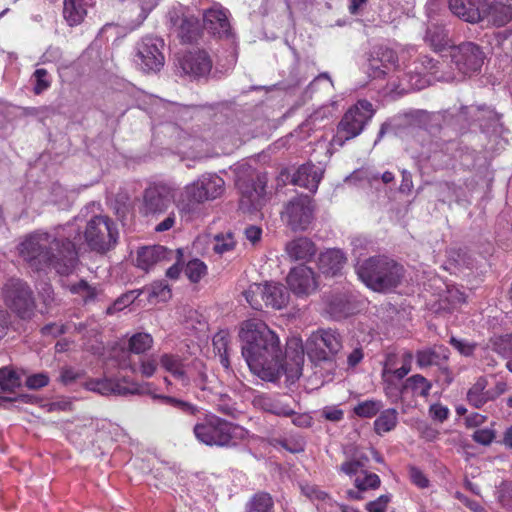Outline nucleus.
Here are the masks:
<instances>
[{"label": "nucleus", "mask_w": 512, "mask_h": 512, "mask_svg": "<svg viewBox=\"0 0 512 512\" xmlns=\"http://www.w3.org/2000/svg\"><path fill=\"white\" fill-rule=\"evenodd\" d=\"M323 171L314 164L301 165L293 174L291 182L294 185L316 192L322 179Z\"/></svg>", "instance_id": "b1692460"}, {"label": "nucleus", "mask_w": 512, "mask_h": 512, "mask_svg": "<svg viewBox=\"0 0 512 512\" xmlns=\"http://www.w3.org/2000/svg\"><path fill=\"white\" fill-rule=\"evenodd\" d=\"M444 56L450 58L452 65L462 76L479 72L485 59L482 48L473 42L452 45Z\"/></svg>", "instance_id": "1a4fd4ad"}, {"label": "nucleus", "mask_w": 512, "mask_h": 512, "mask_svg": "<svg viewBox=\"0 0 512 512\" xmlns=\"http://www.w3.org/2000/svg\"><path fill=\"white\" fill-rule=\"evenodd\" d=\"M483 20L487 19L495 26H503L512 19V7L510 5L495 2L485 4Z\"/></svg>", "instance_id": "cd10ccee"}, {"label": "nucleus", "mask_w": 512, "mask_h": 512, "mask_svg": "<svg viewBox=\"0 0 512 512\" xmlns=\"http://www.w3.org/2000/svg\"><path fill=\"white\" fill-rule=\"evenodd\" d=\"M160 367L169 373L176 381H178L183 387H189L190 374L189 364L185 362V359L173 353H163L159 356Z\"/></svg>", "instance_id": "412c9836"}, {"label": "nucleus", "mask_w": 512, "mask_h": 512, "mask_svg": "<svg viewBox=\"0 0 512 512\" xmlns=\"http://www.w3.org/2000/svg\"><path fill=\"white\" fill-rule=\"evenodd\" d=\"M311 356L319 361L331 360L342 349V338L333 329L319 330L312 336Z\"/></svg>", "instance_id": "f3484780"}, {"label": "nucleus", "mask_w": 512, "mask_h": 512, "mask_svg": "<svg viewBox=\"0 0 512 512\" xmlns=\"http://www.w3.org/2000/svg\"><path fill=\"white\" fill-rule=\"evenodd\" d=\"M495 498L504 512H512V480H504L496 486Z\"/></svg>", "instance_id": "58836bf2"}, {"label": "nucleus", "mask_w": 512, "mask_h": 512, "mask_svg": "<svg viewBox=\"0 0 512 512\" xmlns=\"http://www.w3.org/2000/svg\"><path fill=\"white\" fill-rule=\"evenodd\" d=\"M87 15L84 0H64L63 16L69 26H76L83 22Z\"/></svg>", "instance_id": "c85d7f7f"}, {"label": "nucleus", "mask_w": 512, "mask_h": 512, "mask_svg": "<svg viewBox=\"0 0 512 512\" xmlns=\"http://www.w3.org/2000/svg\"><path fill=\"white\" fill-rule=\"evenodd\" d=\"M72 292L82 296L85 302L92 301L97 296V289L90 286L86 281L81 280L77 284L72 286Z\"/></svg>", "instance_id": "3c124183"}, {"label": "nucleus", "mask_w": 512, "mask_h": 512, "mask_svg": "<svg viewBox=\"0 0 512 512\" xmlns=\"http://www.w3.org/2000/svg\"><path fill=\"white\" fill-rule=\"evenodd\" d=\"M182 256V249L171 250L161 245L145 246L137 251L136 266L147 272L157 264H166L174 258L179 260Z\"/></svg>", "instance_id": "2eb2a0df"}, {"label": "nucleus", "mask_w": 512, "mask_h": 512, "mask_svg": "<svg viewBox=\"0 0 512 512\" xmlns=\"http://www.w3.org/2000/svg\"><path fill=\"white\" fill-rule=\"evenodd\" d=\"M4 304L19 318H32L36 308L34 293L27 282L20 278H9L1 288Z\"/></svg>", "instance_id": "423d86ee"}, {"label": "nucleus", "mask_w": 512, "mask_h": 512, "mask_svg": "<svg viewBox=\"0 0 512 512\" xmlns=\"http://www.w3.org/2000/svg\"><path fill=\"white\" fill-rule=\"evenodd\" d=\"M193 434L206 446L230 448L245 439L248 431L238 424L208 413L202 421L194 425Z\"/></svg>", "instance_id": "20e7f679"}, {"label": "nucleus", "mask_w": 512, "mask_h": 512, "mask_svg": "<svg viewBox=\"0 0 512 512\" xmlns=\"http://www.w3.org/2000/svg\"><path fill=\"white\" fill-rule=\"evenodd\" d=\"M235 183L242 195L240 200L242 207L257 209L262 204L266 186L265 176L254 177L249 174L244 177L238 174Z\"/></svg>", "instance_id": "f8f14e48"}, {"label": "nucleus", "mask_w": 512, "mask_h": 512, "mask_svg": "<svg viewBox=\"0 0 512 512\" xmlns=\"http://www.w3.org/2000/svg\"><path fill=\"white\" fill-rule=\"evenodd\" d=\"M174 198L173 188L164 183L150 185L143 195V206L146 215L164 213Z\"/></svg>", "instance_id": "4468645a"}, {"label": "nucleus", "mask_w": 512, "mask_h": 512, "mask_svg": "<svg viewBox=\"0 0 512 512\" xmlns=\"http://www.w3.org/2000/svg\"><path fill=\"white\" fill-rule=\"evenodd\" d=\"M450 344L463 356H471L476 348V344L455 337L450 338Z\"/></svg>", "instance_id": "4d7b16f0"}, {"label": "nucleus", "mask_w": 512, "mask_h": 512, "mask_svg": "<svg viewBox=\"0 0 512 512\" xmlns=\"http://www.w3.org/2000/svg\"><path fill=\"white\" fill-rule=\"evenodd\" d=\"M48 73L45 69L40 68L34 72L36 85L34 87L35 94H41L44 90L48 89L50 82L47 80Z\"/></svg>", "instance_id": "052dcab7"}, {"label": "nucleus", "mask_w": 512, "mask_h": 512, "mask_svg": "<svg viewBox=\"0 0 512 512\" xmlns=\"http://www.w3.org/2000/svg\"><path fill=\"white\" fill-rule=\"evenodd\" d=\"M178 62L182 72L194 78L208 75L212 68V61L204 50L190 51Z\"/></svg>", "instance_id": "6ab92c4d"}, {"label": "nucleus", "mask_w": 512, "mask_h": 512, "mask_svg": "<svg viewBox=\"0 0 512 512\" xmlns=\"http://www.w3.org/2000/svg\"><path fill=\"white\" fill-rule=\"evenodd\" d=\"M213 348L214 351L218 354L220 363L225 369L230 368L229 354H228V344H229V334L226 331H220L213 337Z\"/></svg>", "instance_id": "4c0bfd02"}, {"label": "nucleus", "mask_w": 512, "mask_h": 512, "mask_svg": "<svg viewBox=\"0 0 512 512\" xmlns=\"http://www.w3.org/2000/svg\"><path fill=\"white\" fill-rule=\"evenodd\" d=\"M169 29L182 43H192L198 39L201 30L197 18L185 15L179 10H171L168 13Z\"/></svg>", "instance_id": "dca6fc26"}, {"label": "nucleus", "mask_w": 512, "mask_h": 512, "mask_svg": "<svg viewBox=\"0 0 512 512\" xmlns=\"http://www.w3.org/2000/svg\"><path fill=\"white\" fill-rule=\"evenodd\" d=\"M246 512H274V500L267 492L255 493L245 506Z\"/></svg>", "instance_id": "c9c22d12"}, {"label": "nucleus", "mask_w": 512, "mask_h": 512, "mask_svg": "<svg viewBox=\"0 0 512 512\" xmlns=\"http://www.w3.org/2000/svg\"><path fill=\"white\" fill-rule=\"evenodd\" d=\"M409 477L411 482L421 489L427 488L429 486L428 478L419 468L415 466L409 467Z\"/></svg>", "instance_id": "13d9d810"}, {"label": "nucleus", "mask_w": 512, "mask_h": 512, "mask_svg": "<svg viewBox=\"0 0 512 512\" xmlns=\"http://www.w3.org/2000/svg\"><path fill=\"white\" fill-rule=\"evenodd\" d=\"M398 57L394 50L387 47H380L376 52V57L371 60L373 77L384 76L390 67H395Z\"/></svg>", "instance_id": "a878e982"}, {"label": "nucleus", "mask_w": 512, "mask_h": 512, "mask_svg": "<svg viewBox=\"0 0 512 512\" xmlns=\"http://www.w3.org/2000/svg\"><path fill=\"white\" fill-rule=\"evenodd\" d=\"M314 217V205L312 198L306 194H300L290 199L281 212L282 221L293 231L307 229Z\"/></svg>", "instance_id": "9d476101"}, {"label": "nucleus", "mask_w": 512, "mask_h": 512, "mask_svg": "<svg viewBox=\"0 0 512 512\" xmlns=\"http://www.w3.org/2000/svg\"><path fill=\"white\" fill-rule=\"evenodd\" d=\"M356 273L359 279L376 292L396 288L404 276V268L395 260L384 256H373L358 263Z\"/></svg>", "instance_id": "7ed1b4c3"}, {"label": "nucleus", "mask_w": 512, "mask_h": 512, "mask_svg": "<svg viewBox=\"0 0 512 512\" xmlns=\"http://www.w3.org/2000/svg\"><path fill=\"white\" fill-rule=\"evenodd\" d=\"M495 349L503 356L510 355L512 353V335L499 337L495 342Z\"/></svg>", "instance_id": "69168bd1"}, {"label": "nucleus", "mask_w": 512, "mask_h": 512, "mask_svg": "<svg viewBox=\"0 0 512 512\" xmlns=\"http://www.w3.org/2000/svg\"><path fill=\"white\" fill-rule=\"evenodd\" d=\"M49 383V377L45 373L31 375L26 380V386L30 389H40Z\"/></svg>", "instance_id": "338daca9"}, {"label": "nucleus", "mask_w": 512, "mask_h": 512, "mask_svg": "<svg viewBox=\"0 0 512 512\" xmlns=\"http://www.w3.org/2000/svg\"><path fill=\"white\" fill-rule=\"evenodd\" d=\"M242 356L250 370L267 381H276L286 368L278 336L263 321L249 319L241 324Z\"/></svg>", "instance_id": "f03ea898"}, {"label": "nucleus", "mask_w": 512, "mask_h": 512, "mask_svg": "<svg viewBox=\"0 0 512 512\" xmlns=\"http://www.w3.org/2000/svg\"><path fill=\"white\" fill-rule=\"evenodd\" d=\"M214 242L213 250L220 255L233 250L235 247L234 237L231 232L217 234L214 237Z\"/></svg>", "instance_id": "09e8293b"}, {"label": "nucleus", "mask_w": 512, "mask_h": 512, "mask_svg": "<svg viewBox=\"0 0 512 512\" xmlns=\"http://www.w3.org/2000/svg\"><path fill=\"white\" fill-rule=\"evenodd\" d=\"M286 359H289L294 368H292L293 376L298 378L301 375L302 364L304 362V349L302 341L299 338H291L287 341L285 354Z\"/></svg>", "instance_id": "7c9ffc66"}, {"label": "nucleus", "mask_w": 512, "mask_h": 512, "mask_svg": "<svg viewBox=\"0 0 512 512\" xmlns=\"http://www.w3.org/2000/svg\"><path fill=\"white\" fill-rule=\"evenodd\" d=\"M390 501H391V494H383V495H380L377 499L366 503L365 509L368 512H386Z\"/></svg>", "instance_id": "864d4df0"}, {"label": "nucleus", "mask_w": 512, "mask_h": 512, "mask_svg": "<svg viewBox=\"0 0 512 512\" xmlns=\"http://www.w3.org/2000/svg\"><path fill=\"white\" fill-rule=\"evenodd\" d=\"M438 196L442 202H447L457 197L456 186L451 183H442L437 186Z\"/></svg>", "instance_id": "e2e57ef3"}, {"label": "nucleus", "mask_w": 512, "mask_h": 512, "mask_svg": "<svg viewBox=\"0 0 512 512\" xmlns=\"http://www.w3.org/2000/svg\"><path fill=\"white\" fill-rule=\"evenodd\" d=\"M153 398L159 399L164 404L171 405L188 415H195L199 412V408L196 405L175 397L165 395H153Z\"/></svg>", "instance_id": "a18cd8bd"}, {"label": "nucleus", "mask_w": 512, "mask_h": 512, "mask_svg": "<svg viewBox=\"0 0 512 512\" xmlns=\"http://www.w3.org/2000/svg\"><path fill=\"white\" fill-rule=\"evenodd\" d=\"M398 423V412L394 408L383 410L374 421V431L378 435L392 431Z\"/></svg>", "instance_id": "f704fd0d"}, {"label": "nucleus", "mask_w": 512, "mask_h": 512, "mask_svg": "<svg viewBox=\"0 0 512 512\" xmlns=\"http://www.w3.org/2000/svg\"><path fill=\"white\" fill-rule=\"evenodd\" d=\"M386 382L387 385L385 386L384 391L391 403H397L399 400L404 398L406 395V391H404V384L401 387H398L388 380H386Z\"/></svg>", "instance_id": "6e6d98bb"}, {"label": "nucleus", "mask_w": 512, "mask_h": 512, "mask_svg": "<svg viewBox=\"0 0 512 512\" xmlns=\"http://www.w3.org/2000/svg\"><path fill=\"white\" fill-rule=\"evenodd\" d=\"M136 296L134 295V292H129L126 294H123L120 296L114 304L107 309L108 314H112L113 311H120L123 308L129 306L134 300Z\"/></svg>", "instance_id": "0e129e2a"}, {"label": "nucleus", "mask_w": 512, "mask_h": 512, "mask_svg": "<svg viewBox=\"0 0 512 512\" xmlns=\"http://www.w3.org/2000/svg\"><path fill=\"white\" fill-rule=\"evenodd\" d=\"M190 382L189 386L195 385L196 387L205 390L207 383V374L205 364L198 359H194L189 363Z\"/></svg>", "instance_id": "ea45409f"}, {"label": "nucleus", "mask_w": 512, "mask_h": 512, "mask_svg": "<svg viewBox=\"0 0 512 512\" xmlns=\"http://www.w3.org/2000/svg\"><path fill=\"white\" fill-rule=\"evenodd\" d=\"M285 250L292 260H309L316 253L314 243L306 237L290 241Z\"/></svg>", "instance_id": "bb28decb"}, {"label": "nucleus", "mask_w": 512, "mask_h": 512, "mask_svg": "<svg viewBox=\"0 0 512 512\" xmlns=\"http://www.w3.org/2000/svg\"><path fill=\"white\" fill-rule=\"evenodd\" d=\"M373 114L374 110L369 101H358L344 114L339 122L337 133L333 137V143L338 146H343L346 141L360 135Z\"/></svg>", "instance_id": "0eeeda50"}, {"label": "nucleus", "mask_w": 512, "mask_h": 512, "mask_svg": "<svg viewBox=\"0 0 512 512\" xmlns=\"http://www.w3.org/2000/svg\"><path fill=\"white\" fill-rule=\"evenodd\" d=\"M153 346V338L150 334L140 332L132 335L128 341V349L135 354H143Z\"/></svg>", "instance_id": "a19ab883"}, {"label": "nucleus", "mask_w": 512, "mask_h": 512, "mask_svg": "<svg viewBox=\"0 0 512 512\" xmlns=\"http://www.w3.org/2000/svg\"><path fill=\"white\" fill-rule=\"evenodd\" d=\"M437 353L434 350L426 349L417 352L416 361L419 367H428L435 363Z\"/></svg>", "instance_id": "bf43d9fd"}, {"label": "nucleus", "mask_w": 512, "mask_h": 512, "mask_svg": "<svg viewBox=\"0 0 512 512\" xmlns=\"http://www.w3.org/2000/svg\"><path fill=\"white\" fill-rule=\"evenodd\" d=\"M425 41L433 50L439 52L447 53L448 47H450L448 31L441 25H430L426 31Z\"/></svg>", "instance_id": "c756f323"}, {"label": "nucleus", "mask_w": 512, "mask_h": 512, "mask_svg": "<svg viewBox=\"0 0 512 512\" xmlns=\"http://www.w3.org/2000/svg\"><path fill=\"white\" fill-rule=\"evenodd\" d=\"M326 310L332 318L340 320L354 314L357 305L351 295L336 293L327 299Z\"/></svg>", "instance_id": "5701e85b"}, {"label": "nucleus", "mask_w": 512, "mask_h": 512, "mask_svg": "<svg viewBox=\"0 0 512 512\" xmlns=\"http://www.w3.org/2000/svg\"><path fill=\"white\" fill-rule=\"evenodd\" d=\"M473 440L482 445H489L495 439L494 430L490 428L478 429L473 433Z\"/></svg>", "instance_id": "680f3d73"}, {"label": "nucleus", "mask_w": 512, "mask_h": 512, "mask_svg": "<svg viewBox=\"0 0 512 512\" xmlns=\"http://www.w3.org/2000/svg\"><path fill=\"white\" fill-rule=\"evenodd\" d=\"M289 301L286 288L277 283H266V308L282 309Z\"/></svg>", "instance_id": "2f4dec72"}, {"label": "nucleus", "mask_w": 512, "mask_h": 512, "mask_svg": "<svg viewBox=\"0 0 512 512\" xmlns=\"http://www.w3.org/2000/svg\"><path fill=\"white\" fill-rule=\"evenodd\" d=\"M383 408V403L380 400H365L359 402L354 408L355 415L361 418H372L376 416Z\"/></svg>", "instance_id": "79ce46f5"}, {"label": "nucleus", "mask_w": 512, "mask_h": 512, "mask_svg": "<svg viewBox=\"0 0 512 512\" xmlns=\"http://www.w3.org/2000/svg\"><path fill=\"white\" fill-rule=\"evenodd\" d=\"M215 408L219 413L224 415L235 417L236 416V407L235 403L232 399L227 395H221L217 402H215Z\"/></svg>", "instance_id": "603ef678"}, {"label": "nucleus", "mask_w": 512, "mask_h": 512, "mask_svg": "<svg viewBox=\"0 0 512 512\" xmlns=\"http://www.w3.org/2000/svg\"><path fill=\"white\" fill-rule=\"evenodd\" d=\"M88 391L100 395H128V394H146L149 384L140 385L137 383L128 384L126 381H116L112 379H90L84 383Z\"/></svg>", "instance_id": "ddd939ff"}, {"label": "nucleus", "mask_w": 512, "mask_h": 512, "mask_svg": "<svg viewBox=\"0 0 512 512\" xmlns=\"http://www.w3.org/2000/svg\"><path fill=\"white\" fill-rule=\"evenodd\" d=\"M84 238L90 249L104 253L116 244L118 229L108 216H94L87 222Z\"/></svg>", "instance_id": "6e6552de"}, {"label": "nucleus", "mask_w": 512, "mask_h": 512, "mask_svg": "<svg viewBox=\"0 0 512 512\" xmlns=\"http://www.w3.org/2000/svg\"><path fill=\"white\" fill-rule=\"evenodd\" d=\"M449 9L457 17L466 22L477 23L483 20V0H449Z\"/></svg>", "instance_id": "4be33fe9"}, {"label": "nucleus", "mask_w": 512, "mask_h": 512, "mask_svg": "<svg viewBox=\"0 0 512 512\" xmlns=\"http://www.w3.org/2000/svg\"><path fill=\"white\" fill-rule=\"evenodd\" d=\"M431 388L432 383L420 374L413 375L404 382L406 394L411 392L414 396L426 398L429 396Z\"/></svg>", "instance_id": "72a5a7b5"}, {"label": "nucleus", "mask_w": 512, "mask_h": 512, "mask_svg": "<svg viewBox=\"0 0 512 512\" xmlns=\"http://www.w3.org/2000/svg\"><path fill=\"white\" fill-rule=\"evenodd\" d=\"M487 385L488 381L485 377L477 378L467 392L466 398L468 403L475 408H480L491 401Z\"/></svg>", "instance_id": "473e14b6"}, {"label": "nucleus", "mask_w": 512, "mask_h": 512, "mask_svg": "<svg viewBox=\"0 0 512 512\" xmlns=\"http://www.w3.org/2000/svg\"><path fill=\"white\" fill-rule=\"evenodd\" d=\"M20 385V377L13 369L7 366L0 368V390L13 392Z\"/></svg>", "instance_id": "37998d69"}, {"label": "nucleus", "mask_w": 512, "mask_h": 512, "mask_svg": "<svg viewBox=\"0 0 512 512\" xmlns=\"http://www.w3.org/2000/svg\"><path fill=\"white\" fill-rule=\"evenodd\" d=\"M81 372L76 371L72 367H63L60 372V381L64 385H70L81 377Z\"/></svg>", "instance_id": "774afa93"}, {"label": "nucleus", "mask_w": 512, "mask_h": 512, "mask_svg": "<svg viewBox=\"0 0 512 512\" xmlns=\"http://www.w3.org/2000/svg\"><path fill=\"white\" fill-rule=\"evenodd\" d=\"M74 225L57 227L51 232L37 231L19 247L21 256L36 270L48 267L67 275L74 268L78 253L74 240L79 237Z\"/></svg>", "instance_id": "f257e3e1"}, {"label": "nucleus", "mask_w": 512, "mask_h": 512, "mask_svg": "<svg viewBox=\"0 0 512 512\" xmlns=\"http://www.w3.org/2000/svg\"><path fill=\"white\" fill-rule=\"evenodd\" d=\"M380 484L381 480L377 474L368 473L365 470L362 471V473L359 474L354 481L355 487L363 492L369 489H376L380 486Z\"/></svg>", "instance_id": "de8ad7c7"}, {"label": "nucleus", "mask_w": 512, "mask_h": 512, "mask_svg": "<svg viewBox=\"0 0 512 512\" xmlns=\"http://www.w3.org/2000/svg\"><path fill=\"white\" fill-rule=\"evenodd\" d=\"M363 460L368 461V458L363 456L358 459L347 460L341 464L339 470L349 476H358L362 471H364L363 467L365 466V463Z\"/></svg>", "instance_id": "8fccbe9b"}, {"label": "nucleus", "mask_w": 512, "mask_h": 512, "mask_svg": "<svg viewBox=\"0 0 512 512\" xmlns=\"http://www.w3.org/2000/svg\"><path fill=\"white\" fill-rule=\"evenodd\" d=\"M290 290L298 296H307L317 288V281L313 270L305 265L291 269L287 276Z\"/></svg>", "instance_id": "a211bd4d"}, {"label": "nucleus", "mask_w": 512, "mask_h": 512, "mask_svg": "<svg viewBox=\"0 0 512 512\" xmlns=\"http://www.w3.org/2000/svg\"><path fill=\"white\" fill-rule=\"evenodd\" d=\"M346 260L340 249H328L319 255L318 267L323 274L335 276L341 271Z\"/></svg>", "instance_id": "393cba45"}, {"label": "nucleus", "mask_w": 512, "mask_h": 512, "mask_svg": "<svg viewBox=\"0 0 512 512\" xmlns=\"http://www.w3.org/2000/svg\"><path fill=\"white\" fill-rule=\"evenodd\" d=\"M263 409L277 416L289 417L294 415V409L281 399H264Z\"/></svg>", "instance_id": "c03bdc74"}, {"label": "nucleus", "mask_w": 512, "mask_h": 512, "mask_svg": "<svg viewBox=\"0 0 512 512\" xmlns=\"http://www.w3.org/2000/svg\"><path fill=\"white\" fill-rule=\"evenodd\" d=\"M184 273L191 282L198 283L207 274V266L200 259H192L186 264Z\"/></svg>", "instance_id": "49530a36"}, {"label": "nucleus", "mask_w": 512, "mask_h": 512, "mask_svg": "<svg viewBox=\"0 0 512 512\" xmlns=\"http://www.w3.org/2000/svg\"><path fill=\"white\" fill-rule=\"evenodd\" d=\"M203 25L209 33L220 38L227 37L231 31L227 11L220 5H214L204 11Z\"/></svg>", "instance_id": "aec40b11"}, {"label": "nucleus", "mask_w": 512, "mask_h": 512, "mask_svg": "<svg viewBox=\"0 0 512 512\" xmlns=\"http://www.w3.org/2000/svg\"><path fill=\"white\" fill-rule=\"evenodd\" d=\"M164 42L158 37L147 36L137 43L135 62L144 72L159 71L165 62Z\"/></svg>", "instance_id": "9b49d317"}, {"label": "nucleus", "mask_w": 512, "mask_h": 512, "mask_svg": "<svg viewBox=\"0 0 512 512\" xmlns=\"http://www.w3.org/2000/svg\"><path fill=\"white\" fill-rule=\"evenodd\" d=\"M225 182L216 174H204L193 183L187 185L181 194L178 207L186 213L195 212L199 205L214 200L224 192Z\"/></svg>", "instance_id": "39448f33"}, {"label": "nucleus", "mask_w": 512, "mask_h": 512, "mask_svg": "<svg viewBox=\"0 0 512 512\" xmlns=\"http://www.w3.org/2000/svg\"><path fill=\"white\" fill-rule=\"evenodd\" d=\"M246 301L255 310H262L266 308V283L251 284L247 290L244 291Z\"/></svg>", "instance_id": "e433bc0d"}, {"label": "nucleus", "mask_w": 512, "mask_h": 512, "mask_svg": "<svg viewBox=\"0 0 512 512\" xmlns=\"http://www.w3.org/2000/svg\"><path fill=\"white\" fill-rule=\"evenodd\" d=\"M150 295L160 301H167L171 298V289L164 281H157L151 285Z\"/></svg>", "instance_id": "5fc2aeb1"}]
</instances>
